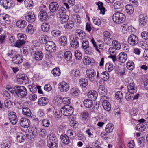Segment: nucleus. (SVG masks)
<instances>
[{
	"label": "nucleus",
	"mask_w": 148,
	"mask_h": 148,
	"mask_svg": "<svg viewBox=\"0 0 148 148\" xmlns=\"http://www.w3.org/2000/svg\"><path fill=\"white\" fill-rule=\"evenodd\" d=\"M72 54L70 51H66L64 54V57L67 61H70L72 58Z\"/></svg>",
	"instance_id": "42"
},
{
	"label": "nucleus",
	"mask_w": 148,
	"mask_h": 148,
	"mask_svg": "<svg viewBox=\"0 0 148 148\" xmlns=\"http://www.w3.org/2000/svg\"><path fill=\"white\" fill-rule=\"evenodd\" d=\"M10 21L9 18V16L5 14H0V23L3 25H6L10 23Z\"/></svg>",
	"instance_id": "9"
},
{
	"label": "nucleus",
	"mask_w": 148,
	"mask_h": 148,
	"mask_svg": "<svg viewBox=\"0 0 148 148\" xmlns=\"http://www.w3.org/2000/svg\"><path fill=\"white\" fill-rule=\"evenodd\" d=\"M17 38L18 40L25 42L27 38V36L26 35L21 33H19L17 34Z\"/></svg>",
	"instance_id": "45"
},
{
	"label": "nucleus",
	"mask_w": 148,
	"mask_h": 148,
	"mask_svg": "<svg viewBox=\"0 0 148 148\" xmlns=\"http://www.w3.org/2000/svg\"><path fill=\"white\" fill-rule=\"evenodd\" d=\"M64 25V27L66 29H71L74 27V23L71 20L68 21Z\"/></svg>",
	"instance_id": "31"
},
{
	"label": "nucleus",
	"mask_w": 148,
	"mask_h": 148,
	"mask_svg": "<svg viewBox=\"0 0 148 148\" xmlns=\"http://www.w3.org/2000/svg\"><path fill=\"white\" fill-rule=\"evenodd\" d=\"M48 99L45 97H42L39 99L38 101V103L41 104L42 103L44 105H46L47 103Z\"/></svg>",
	"instance_id": "53"
},
{
	"label": "nucleus",
	"mask_w": 148,
	"mask_h": 148,
	"mask_svg": "<svg viewBox=\"0 0 148 148\" xmlns=\"http://www.w3.org/2000/svg\"><path fill=\"white\" fill-rule=\"evenodd\" d=\"M25 18L26 21L31 23L35 22L36 20L35 15L33 13L29 12L26 15Z\"/></svg>",
	"instance_id": "16"
},
{
	"label": "nucleus",
	"mask_w": 148,
	"mask_h": 148,
	"mask_svg": "<svg viewBox=\"0 0 148 148\" xmlns=\"http://www.w3.org/2000/svg\"><path fill=\"white\" fill-rule=\"evenodd\" d=\"M134 63L132 61H130L127 63V68L130 70H132L134 69Z\"/></svg>",
	"instance_id": "51"
},
{
	"label": "nucleus",
	"mask_w": 148,
	"mask_h": 148,
	"mask_svg": "<svg viewBox=\"0 0 148 148\" xmlns=\"http://www.w3.org/2000/svg\"><path fill=\"white\" fill-rule=\"evenodd\" d=\"M59 8L58 3L55 2L51 3L49 5V9L50 11L52 12H54L56 11Z\"/></svg>",
	"instance_id": "19"
},
{
	"label": "nucleus",
	"mask_w": 148,
	"mask_h": 148,
	"mask_svg": "<svg viewBox=\"0 0 148 148\" xmlns=\"http://www.w3.org/2000/svg\"><path fill=\"white\" fill-rule=\"evenodd\" d=\"M107 90L103 85H100L98 89V92L100 95H106Z\"/></svg>",
	"instance_id": "33"
},
{
	"label": "nucleus",
	"mask_w": 148,
	"mask_h": 148,
	"mask_svg": "<svg viewBox=\"0 0 148 148\" xmlns=\"http://www.w3.org/2000/svg\"><path fill=\"white\" fill-rule=\"evenodd\" d=\"M16 135L17 140L20 143L23 142L25 139V136L21 132L17 133Z\"/></svg>",
	"instance_id": "32"
},
{
	"label": "nucleus",
	"mask_w": 148,
	"mask_h": 148,
	"mask_svg": "<svg viewBox=\"0 0 148 148\" xmlns=\"http://www.w3.org/2000/svg\"><path fill=\"white\" fill-rule=\"evenodd\" d=\"M113 125L112 123H109L106 125L105 131L106 132L110 133L113 131Z\"/></svg>",
	"instance_id": "40"
},
{
	"label": "nucleus",
	"mask_w": 148,
	"mask_h": 148,
	"mask_svg": "<svg viewBox=\"0 0 148 148\" xmlns=\"http://www.w3.org/2000/svg\"><path fill=\"white\" fill-rule=\"evenodd\" d=\"M41 28L43 31L47 32L49 30L50 25L47 23H44L42 24Z\"/></svg>",
	"instance_id": "43"
},
{
	"label": "nucleus",
	"mask_w": 148,
	"mask_h": 148,
	"mask_svg": "<svg viewBox=\"0 0 148 148\" xmlns=\"http://www.w3.org/2000/svg\"><path fill=\"white\" fill-rule=\"evenodd\" d=\"M47 143L48 145H51L52 143H58V140L56 136L53 134H50L47 137Z\"/></svg>",
	"instance_id": "13"
},
{
	"label": "nucleus",
	"mask_w": 148,
	"mask_h": 148,
	"mask_svg": "<svg viewBox=\"0 0 148 148\" xmlns=\"http://www.w3.org/2000/svg\"><path fill=\"white\" fill-rule=\"evenodd\" d=\"M80 85L83 87H85L88 84L87 80L85 79H82L80 80Z\"/></svg>",
	"instance_id": "54"
},
{
	"label": "nucleus",
	"mask_w": 148,
	"mask_h": 148,
	"mask_svg": "<svg viewBox=\"0 0 148 148\" xmlns=\"http://www.w3.org/2000/svg\"><path fill=\"white\" fill-rule=\"evenodd\" d=\"M31 132H29V134H26V137L27 138L32 140V139L37 136L38 135L37 129L35 128L32 127Z\"/></svg>",
	"instance_id": "10"
},
{
	"label": "nucleus",
	"mask_w": 148,
	"mask_h": 148,
	"mask_svg": "<svg viewBox=\"0 0 148 148\" xmlns=\"http://www.w3.org/2000/svg\"><path fill=\"white\" fill-rule=\"evenodd\" d=\"M38 16L40 20L42 21L46 20L48 15L45 10L41 9L38 14Z\"/></svg>",
	"instance_id": "15"
},
{
	"label": "nucleus",
	"mask_w": 148,
	"mask_h": 148,
	"mask_svg": "<svg viewBox=\"0 0 148 148\" xmlns=\"http://www.w3.org/2000/svg\"><path fill=\"white\" fill-rule=\"evenodd\" d=\"M96 4L98 6V10H100V13L103 15L104 14L105 12V8L103 6V5L102 2L99 1L96 3Z\"/></svg>",
	"instance_id": "29"
},
{
	"label": "nucleus",
	"mask_w": 148,
	"mask_h": 148,
	"mask_svg": "<svg viewBox=\"0 0 148 148\" xmlns=\"http://www.w3.org/2000/svg\"><path fill=\"white\" fill-rule=\"evenodd\" d=\"M75 56L76 60H79L82 58V53L79 51H76L75 52Z\"/></svg>",
	"instance_id": "52"
},
{
	"label": "nucleus",
	"mask_w": 148,
	"mask_h": 148,
	"mask_svg": "<svg viewBox=\"0 0 148 148\" xmlns=\"http://www.w3.org/2000/svg\"><path fill=\"white\" fill-rule=\"evenodd\" d=\"M117 59L121 62L124 63L127 59V55L124 52H121L118 56Z\"/></svg>",
	"instance_id": "18"
},
{
	"label": "nucleus",
	"mask_w": 148,
	"mask_h": 148,
	"mask_svg": "<svg viewBox=\"0 0 148 148\" xmlns=\"http://www.w3.org/2000/svg\"><path fill=\"white\" fill-rule=\"evenodd\" d=\"M26 31L29 34H33L34 30L33 26L32 25L29 24L28 25L26 29Z\"/></svg>",
	"instance_id": "59"
},
{
	"label": "nucleus",
	"mask_w": 148,
	"mask_h": 148,
	"mask_svg": "<svg viewBox=\"0 0 148 148\" xmlns=\"http://www.w3.org/2000/svg\"><path fill=\"white\" fill-rule=\"evenodd\" d=\"M28 87L30 91L33 93H35L36 92L37 90V86L33 84L28 85Z\"/></svg>",
	"instance_id": "55"
},
{
	"label": "nucleus",
	"mask_w": 148,
	"mask_h": 148,
	"mask_svg": "<svg viewBox=\"0 0 148 148\" xmlns=\"http://www.w3.org/2000/svg\"><path fill=\"white\" fill-rule=\"evenodd\" d=\"M58 17L61 23L63 24L66 23L69 19V16L66 14H61Z\"/></svg>",
	"instance_id": "25"
},
{
	"label": "nucleus",
	"mask_w": 148,
	"mask_h": 148,
	"mask_svg": "<svg viewBox=\"0 0 148 148\" xmlns=\"http://www.w3.org/2000/svg\"><path fill=\"white\" fill-rule=\"evenodd\" d=\"M61 112L65 116H71L73 113V109L72 107L69 105H66L61 108Z\"/></svg>",
	"instance_id": "4"
},
{
	"label": "nucleus",
	"mask_w": 148,
	"mask_h": 148,
	"mask_svg": "<svg viewBox=\"0 0 148 148\" xmlns=\"http://www.w3.org/2000/svg\"><path fill=\"white\" fill-rule=\"evenodd\" d=\"M25 43V42H24L23 41H21L18 40L14 43V46L16 47L20 48L24 45Z\"/></svg>",
	"instance_id": "49"
},
{
	"label": "nucleus",
	"mask_w": 148,
	"mask_h": 148,
	"mask_svg": "<svg viewBox=\"0 0 148 148\" xmlns=\"http://www.w3.org/2000/svg\"><path fill=\"white\" fill-rule=\"evenodd\" d=\"M70 91L71 94L74 96L78 95L80 92L79 89L75 87L71 88Z\"/></svg>",
	"instance_id": "39"
},
{
	"label": "nucleus",
	"mask_w": 148,
	"mask_h": 148,
	"mask_svg": "<svg viewBox=\"0 0 148 148\" xmlns=\"http://www.w3.org/2000/svg\"><path fill=\"white\" fill-rule=\"evenodd\" d=\"M105 68L106 69H108V72H110L114 69L113 64L111 63L106 64Z\"/></svg>",
	"instance_id": "58"
},
{
	"label": "nucleus",
	"mask_w": 148,
	"mask_h": 148,
	"mask_svg": "<svg viewBox=\"0 0 148 148\" xmlns=\"http://www.w3.org/2000/svg\"><path fill=\"white\" fill-rule=\"evenodd\" d=\"M141 36L145 40L148 39V32L146 31L143 32L141 34Z\"/></svg>",
	"instance_id": "64"
},
{
	"label": "nucleus",
	"mask_w": 148,
	"mask_h": 148,
	"mask_svg": "<svg viewBox=\"0 0 148 148\" xmlns=\"http://www.w3.org/2000/svg\"><path fill=\"white\" fill-rule=\"evenodd\" d=\"M147 19V16L144 14H141L139 16V25L143 26L146 24Z\"/></svg>",
	"instance_id": "20"
},
{
	"label": "nucleus",
	"mask_w": 148,
	"mask_h": 148,
	"mask_svg": "<svg viewBox=\"0 0 148 148\" xmlns=\"http://www.w3.org/2000/svg\"><path fill=\"white\" fill-rule=\"evenodd\" d=\"M92 101L90 99H86L84 101V105L86 108H90L92 106Z\"/></svg>",
	"instance_id": "36"
},
{
	"label": "nucleus",
	"mask_w": 148,
	"mask_h": 148,
	"mask_svg": "<svg viewBox=\"0 0 148 148\" xmlns=\"http://www.w3.org/2000/svg\"><path fill=\"white\" fill-rule=\"evenodd\" d=\"M10 146V143L8 141L3 140V143L1 145V148H9Z\"/></svg>",
	"instance_id": "50"
},
{
	"label": "nucleus",
	"mask_w": 148,
	"mask_h": 148,
	"mask_svg": "<svg viewBox=\"0 0 148 148\" xmlns=\"http://www.w3.org/2000/svg\"><path fill=\"white\" fill-rule=\"evenodd\" d=\"M70 74L73 77H77L79 76L80 73L79 70L75 69L71 70Z\"/></svg>",
	"instance_id": "38"
},
{
	"label": "nucleus",
	"mask_w": 148,
	"mask_h": 148,
	"mask_svg": "<svg viewBox=\"0 0 148 148\" xmlns=\"http://www.w3.org/2000/svg\"><path fill=\"white\" fill-rule=\"evenodd\" d=\"M126 12L129 14H132L134 12V8L132 5L127 4L125 7Z\"/></svg>",
	"instance_id": "35"
},
{
	"label": "nucleus",
	"mask_w": 148,
	"mask_h": 148,
	"mask_svg": "<svg viewBox=\"0 0 148 148\" xmlns=\"http://www.w3.org/2000/svg\"><path fill=\"white\" fill-rule=\"evenodd\" d=\"M89 42L88 40H84L82 41L81 47L84 50L89 47Z\"/></svg>",
	"instance_id": "56"
},
{
	"label": "nucleus",
	"mask_w": 148,
	"mask_h": 148,
	"mask_svg": "<svg viewBox=\"0 0 148 148\" xmlns=\"http://www.w3.org/2000/svg\"><path fill=\"white\" fill-rule=\"evenodd\" d=\"M16 24L18 27L23 28L27 25V23L24 20H20L16 22Z\"/></svg>",
	"instance_id": "34"
},
{
	"label": "nucleus",
	"mask_w": 148,
	"mask_h": 148,
	"mask_svg": "<svg viewBox=\"0 0 148 148\" xmlns=\"http://www.w3.org/2000/svg\"><path fill=\"white\" fill-rule=\"evenodd\" d=\"M19 123L22 127L27 128L29 127L30 123V121L27 118L23 117L20 119Z\"/></svg>",
	"instance_id": "11"
},
{
	"label": "nucleus",
	"mask_w": 148,
	"mask_h": 148,
	"mask_svg": "<svg viewBox=\"0 0 148 148\" xmlns=\"http://www.w3.org/2000/svg\"><path fill=\"white\" fill-rule=\"evenodd\" d=\"M45 48L47 51L50 53L55 52L56 49L55 44L51 41H49L46 42Z\"/></svg>",
	"instance_id": "5"
},
{
	"label": "nucleus",
	"mask_w": 148,
	"mask_h": 148,
	"mask_svg": "<svg viewBox=\"0 0 148 148\" xmlns=\"http://www.w3.org/2000/svg\"><path fill=\"white\" fill-rule=\"evenodd\" d=\"M115 97L117 99H121L123 97L122 92L120 91L116 92L115 93Z\"/></svg>",
	"instance_id": "63"
},
{
	"label": "nucleus",
	"mask_w": 148,
	"mask_h": 148,
	"mask_svg": "<svg viewBox=\"0 0 148 148\" xmlns=\"http://www.w3.org/2000/svg\"><path fill=\"white\" fill-rule=\"evenodd\" d=\"M86 77L91 82L96 81L100 79V74L98 71H97L96 75V73L95 71L93 69L90 68L88 69L86 71Z\"/></svg>",
	"instance_id": "1"
},
{
	"label": "nucleus",
	"mask_w": 148,
	"mask_h": 148,
	"mask_svg": "<svg viewBox=\"0 0 148 148\" xmlns=\"http://www.w3.org/2000/svg\"><path fill=\"white\" fill-rule=\"evenodd\" d=\"M111 42H112L113 44L114 47L115 48L116 50H119L120 49L121 45L117 41H112V40H111Z\"/></svg>",
	"instance_id": "48"
},
{
	"label": "nucleus",
	"mask_w": 148,
	"mask_h": 148,
	"mask_svg": "<svg viewBox=\"0 0 148 148\" xmlns=\"http://www.w3.org/2000/svg\"><path fill=\"white\" fill-rule=\"evenodd\" d=\"M136 127V130L140 132L143 131L145 129V126L142 123L137 124Z\"/></svg>",
	"instance_id": "44"
},
{
	"label": "nucleus",
	"mask_w": 148,
	"mask_h": 148,
	"mask_svg": "<svg viewBox=\"0 0 148 148\" xmlns=\"http://www.w3.org/2000/svg\"><path fill=\"white\" fill-rule=\"evenodd\" d=\"M22 114L25 116L29 117L31 116V112L29 108L23 107H22Z\"/></svg>",
	"instance_id": "24"
},
{
	"label": "nucleus",
	"mask_w": 148,
	"mask_h": 148,
	"mask_svg": "<svg viewBox=\"0 0 148 148\" xmlns=\"http://www.w3.org/2000/svg\"><path fill=\"white\" fill-rule=\"evenodd\" d=\"M28 77L26 75H22L18 78L17 80L19 84H22L23 83L26 84L28 82Z\"/></svg>",
	"instance_id": "26"
},
{
	"label": "nucleus",
	"mask_w": 148,
	"mask_h": 148,
	"mask_svg": "<svg viewBox=\"0 0 148 148\" xmlns=\"http://www.w3.org/2000/svg\"><path fill=\"white\" fill-rule=\"evenodd\" d=\"M49 39L48 36L46 35H43L40 36L39 39L42 42H46Z\"/></svg>",
	"instance_id": "61"
},
{
	"label": "nucleus",
	"mask_w": 148,
	"mask_h": 148,
	"mask_svg": "<svg viewBox=\"0 0 148 148\" xmlns=\"http://www.w3.org/2000/svg\"><path fill=\"white\" fill-rule=\"evenodd\" d=\"M9 119L10 122L13 125L16 124L18 119L16 114L13 112H10L8 115Z\"/></svg>",
	"instance_id": "12"
},
{
	"label": "nucleus",
	"mask_w": 148,
	"mask_h": 148,
	"mask_svg": "<svg viewBox=\"0 0 148 148\" xmlns=\"http://www.w3.org/2000/svg\"><path fill=\"white\" fill-rule=\"evenodd\" d=\"M12 92H15L16 95L20 98L25 97L27 94V89L24 86L16 85L14 86V90Z\"/></svg>",
	"instance_id": "2"
},
{
	"label": "nucleus",
	"mask_w": 148,
	"mask_h": 148,
	"mask_svg": "<svg viewBox=\"0 0 148 148\" xmlns=\"http://www.w3.org/2000/svg\"><path fill=\"white\" fill-rule=\"evenodd\" d=\"M88 96L90 99L95 101L96 99L97 96V93L94 90L90 91L88 93Z\"/></svg>",
	"instance_id": "21"
},
{
	"label": "nucleus",
	"mask_w": 148,
	"mask_h": 148,
	"mask_svg": "<svg viewBox=\"0 0 148 148\" xmlns=\"http://www.w3.org/2000/svg\"><path fill=\"white\" fill-rule=\"evenodd\" d=\"M60 139L62 142L66 145L68 144L70 140L69 137L66 134H63L60 136Z\"/></svg>",
	"instance_id": "27"
},
{
	"label": "nucleus",
	"mask_w": 148,
	"mask_h": 148,
	"mask_svg": "<svg viewBox=\"0 0 148 148\" xmlns=\"http://www.w3.org/2000/svg\"><path fill=\"white\" fill-rule=\"evenodd\" d=\"M83 62L84 64L86 65H89L91 63V60L88 57L85 56L84 57L83 59Z\"/></svg>",
	"instance_id": "57"
},
{
	"label": "nucleus",
	"mask_w": 148,
	"mask_h": 148,
	"mask_svg": "<svg viewBox=\"0 0 148 148\" xmlns=\"http://www.w3.org/2000/svg\"><path fill=\"white\" fill-rule=\"evenodd\" d=\"M128 42L130 45L132 46H135L138 42V38L135 35L131 34L128 37Z\"/></svg>",
	"instance_id": "7"
},
{
	"label": "nucleus",
	"mask_w": 148,
	"mask_h": 148,
	"mask_svg": "<svg viewBox=\"0 0 148 148\" xmlns=\"http://www.w3.org/2000/svg\"><path fill=\"white\" fill-rule=\"evenodd\" d=\"M59 44L63 46H66L67 43V40L66 37L64 36H61L59 39Z\"/></svg>",
	"instance_id": "30"
},
{
	"label": "nucleus",
	"mask_w": 148,
	"mask_h": 148,
	"mask_svg": "<svg viewBox=\"0 0 148 148\" xmlns=\"http://www.w3.org/2000/svg\"><path fill=\"white\" fill-rule=\"evenodd\" d=\"M69 124L72 127L74 128H77L78 125V123L76 121L73 120L70 121Z\"/></svg>",
	"instance_id": "60"
},
{
	"label": "nucleus",
	"mask_w": 148,
	"mask_h": 148,
	"mask_svg": "<svg viewBox=\"0 0 148 148\" xmlns=\"http://www.w3.org/2000/svg\"><path fill=\"white\" fill-rule=\"evenodd\" d=\"M59 87L61 92H65L67 91L69 89V84L63 81L60 83Z\"/></svg>",
	"instance_id": "14"
},
{
	"label": "nucleus",
	"mask_w": 148,
	"mask_h": 148,
	"mask_svg": "<svg viewBox=\"0 0 148 148\" xmlns=\"http://www.w3.org/2000/svg\"><path fill=\"white\" fill-rule=\"evenodd\" d=\"M43 53L41 51H38L35 52L34 54V55L35 60L37 61L42 60L43 57Z\"/></svg>",
	"instance_id": "28"
},
{
	"label": "nucleus",
	"mask_w": 148,
	"mask_h": 148,
	"mask_svg": "<svg viewBox=\"0 0 148 148\" xmlns=\"http://www.w3.org/2000/svg\"><path fill=\"white\" fill-rule=\"evenodd\" d=\"M112 19L115 23L120 24L123 23L125 21L126 17L123 13L117 12L113 14Z\"/></svg>",
	"instance_id": "3"
},
{
	"label": "nucleus",
	"mask_w": 148,
	"mask_h": 148,
	"mask_svg": "<svg viewBox=\"0 0 148 148\" xmlns=\"http://www.w3.org/2000/svg\"><path fill=\"white\" fill-rule=\"evenodd\" d=\"M12 61L13 63L16 64H18L22 62V57L19 55H17L12 58Z\"/></svg>",
	"instance_id": "23"
},
{
	"label": "nucleus",
	"mask_w": 148,
	"mask_h": 148,
	"mask_svg": "<svg viewBox=\"0 0 148 148\" xmlns=\"http://www.w3.org/2000/svg\"><path fill=\"white\" fill-rule=\"evenodd\" d=\"M75 38L80 41L84 39L86 37V34L83 31L79 29L76 30L74 34Z\"/></svg>",
	"instance_id": "8"
},
{
	"label": "nucleus",
	"mask_w": 148,
	"mask_h": 148,
	"mask_svg": "<svg viewBox=\"0 0 148 148\" xmlns=\"http://www.w3.org/2000/svg\"><path fill=\"white\" fill-rule=\"evenodd\" d=\"M60 70L58 67L54 68L52 71V73L55 77L59 76L60 74Z\"/></svg>",
	"instance_id": "47"
},
{
	"label": "nucleus",
	"mask_w": 148,
	"mask_h": 148,
	"mask_svg": "<svg viewBox=\"0 0 148 148\" xmlns=\"http://www.w3.org/2000/svg\"><path fill=\"white\" fill-rule=\"evenodd\" d=\"M24 3L25 6L27 9H31L33 6V3L32 0H25Z\"/></svg>",
	"instance_id": "37"
},
{
	"label": "nucleus",
	"mask_w": 148,
	"mask_h": 148,
	"mask_svg": "<svg viewBox=\"0 0 148 148\" xmlns=\"http://www.w3.org/2000/svg\"><path fill=\"white\" fill-rule=\"evenodd\" d=\"M93 23L96 25H99L101 24V21L98 18L93 17Z\"/></svg>",
	"instance_id": "62"
},
{
	"label": "nucleus",
	"mask_w": 148,
	"mask_h": 148,
	"mask_svg": "<svg viewBox=\"0 0 148 148\" xmlns=\"http://www.w3.org/2000/svg\"><path fill=\"white\" fill-rule=\"evenodd\" d=\"M109 75L107 72H104L101 74V78L104 81L108 80L109 79Z\"/></svg>",
	"instance_id": "41"
},
{
	"label": "nucleus",
	"mask_w": 148,
	"mask_h": 148,
	"mask_svg": "<svg viewBox=\"0 0 148 148\" xmlns=\"http://www.w3.org/2000/svg\"><path fill=\"white\" fill-rule=\"evenodd\" d=\"M81 41H80L75 37H73L71 41L70 45L71 47L74 48H77L79 46V42H81Z\"/></svg>",
	"instance_id": "17"
},
{
	"label": "nucleus",
	"mask_w": 148,
	"mask_h": 148,
	"mask_svg": "<svg viewBox=\"0 0 148 148\" xmlns=\"http://www.w3.org/2000/svg\"><path fill=\"white\" fill-rule=\"evenodd\" d=\"M1 5L6 9L12 8L15 4L12 0H0Z\"/></svg>",
	"instance_id": "6"
},
{
	"label": "nucleus",
	"mask_w": 148,
	"mask_h": 148,
	"mask_svg": "<svg viewBox=\"0 0 148 148\" xmlns=\"http://www.w3.org/2000/svg\"><path fill=\"white\" fill-rule=\"evenodd\" d=\"M103 107L104 109L106 111L109 112L111 109V105L109 102L103 103L102 104Z\"/></svg>",
	"instance_id": "46"
},
{
	"label": "nucleus",
	"mask_w": 148,
	"mask_h": 148,
	"mask_svg": "<svg viewBox=\"0 0 148 148\" xmlns=\"http://www.w3.org/2000/svg\"><path fill=\"white\" fill-rule=\"evenodd\" d=\"M129 85H127V88L128 91L131 94H133L137 91L136 88L134 86V85L132 82L129 83Z\"/></svg>",
	"instance_id": "22"
}]
</instances>
